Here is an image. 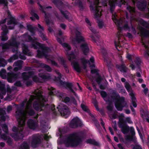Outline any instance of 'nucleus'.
<instances>
[{"label": "nucleus", "mask_w": 149, "mask_h": 149, "mask_svg": "<svg viewBox=\"0 0 149 149\" xmlns=\"http://www.w3.org/2000/svg\"><path fill=\"white\" fill-rule=\"evenodd\" d=\"M40 6V10H42L43 13H44L45 14V17H46V14L45 13V11H47V9L48 8H51V7L50 6H48L47 7H44L43 8L42 6L40 5H39Z\"/></svg>", "instance_id": "nucleus-32"}, {"label": "nucleus", "mask_w": 149, "mask_h": 149, "mask_svg": "<svg viewBox=\"0 0 149 149\" xmlns=\"http://www.w3.org/2000/svg\"><path fill=\"white\" fill-rule=\"evenodd\" d=\"M85 21L86 23L88 24V26H91V23L88 18H86Z\"/></svg>", "instance_id": "nucleus-59"}, {"label": "nucleus", "mask_w": 149, "mask_h": 149, "mask_svg": "<svg viewBox=\"0 0 149 149\" xmlns=\"http://www.w3.org/2000/svg\"><path fill=\"white\" fill-rule=\"evenodd\" d=\"M39 75L40 77L42 78L44 81L47 80L50 78V76L49 74H44L39 73Z\"/></svg>", "instance_id": "nucleus-20"}, {"label": "nucleus", "mask_w": 149, "mask_h": 149, "mask_svg": "<svg viewBox=\"0 0 149 149\" xmlns=\"http://www.w3.org/2000/svg\"><path fill=\"white\" fill-rule=\"evenodd\" d=\"M60 84L65 87L66 88L68 89L69 91L74 93V95H76L75 93L74 90L72 89L73 87L72 84L71 83H66L65 82L61 81L60 82Z\"/></svg>", "instance_id": "nucleus-13"}, {"label": "nucleus", "mask_w": 149, "mask_h": 149, "mask_svg": "<svg viewBox=\"0 0 149 149\" xmlns=\"http://www.w3.org/2000/svg\"><path fill=\"white\" fill-rule=\"evenodd\" d=\"M38 27L40 29L41 32L43 31V28L41 26L40 24H38Z\"/></svg>", "instance_id": "nucleus-63"}, {"label": "nucleus", "mask_w": 149, "mask_h": 149, "mask_svg": "<svg viewBox=\"0 0 149 149\" xmlns=\"http://www.w3.org/2000/svg\"><path fill=\"white\" fill-rule=\"evenodd\" d=\"M33 80L36 82H40L38 78L36 76H34L33 77Z\"/></svg>", "instance_id": "nucleus-50"}, {"label": "nucleus", "mask_w": 149, "mask_h": 149, "mask_svg": "<svg viewBox=\"0 0 149 149\" xmlns=\"http://www.w3.org/2000/svg\"><path fill=\"white\" fill-rule=\"evenodd\" d=\"M27 28H28V29H29V31L31 32H33V33H34L33 29H32V28H31V25L28 26Z\"/></svg>", "instance_id": "nucleus-57"}, {"label": "nucleus", "mask_w": 149, "mask_h": 149, "mask_svg": "<svg viewBox=\"0 0 149 149\" xmlns=\"http://www.w3.org/2000/svg\"><path fill=\"white\" fill-rule=\"evenodd\" d=\"M1 137L4 140H8L7 142L9 144H10L11 143V139L9 137L5 135H2L1 136Z\"/></svg>", "instance_id": "nucleus-29"}, {"label": "nucleus", "mask_w": 149, "mask_h": 149, "mask_svg": "<svg viewBox=\"0 0 149 149\" xmlns=\"http://www.w3.org/2000/svg\"><path fill=\"white\" fill-rule=\"evenodd\" d=\"M31 14L32 16H33L37 19H39L38 16L35 13V11L34 10H31Z\"/></svg>", "instance_id": "nucleus-36"}, {"label": "nucleus", "mask_w": 149, "mask_h": 149, "mask_svg": "<svg viewBox=\"0 0 149 149\" xmlns=\"http://www.w3.org/2000/svg\"><path fill=\"white\" fill-rule=\"evenodd\" d=\"M77 54V52L74 53H71L70 54L67 53V55L69 60L71 62V64L74 69L77 72H80L81 70V68L76 61V55Z\"/></svg>", "instance_id": "nucleus-4"}, {"label": "nucleus", "mask_w": 149, "mask_h": 149, "mask_svg": "<svg viewBox=\"0 0 149 149\" xmlns=\"http://www.w3.org/2000/svg\"><path fill=\"white\" fill-rule=\"evenodd\" d=\"M22 49L23 50V52L24 54L29 55V51L27 49V47L24 44L22 45Z\"/></svg>", "instance_id": "nucleus-26"}, {"label": "nucleus", "mask_w": 149, "mask_h": 149, "mask_svg": "<svg viewBox=\"0 0 149 149\" xmlns=\"http://www.w3.org/2000/svg\"><path fill=\"white\" fill-rule=\"evenodd\" d=\"M125 87L126 88L128 92H130V93H131L132 92L133 93L131 86L128 82H125Z\"/></svg>", "instance_id": "nucleus-25"}, {"label": "nucleus", "mask_w": 149, "mask_h": 149, "mask_svg": "<svg viewBox=\"0 0 149 149\" xmlns=\"http://www.w3.org/2000/svg\"><path fill=\"white\" fill-rule=\"evenodd\" d=\"M40 35L43 40H46V37L43 33H40Z\"/></svg>", "instance_id": "nucleus-56"}, {"label": "nucleus", "mask_w": 149, "mask_h": 149, "mask_svg": "<svg viewBox=\"0 0 149 149\" xmlns=\"http://www.w3.org/2000/svg\"><path fill=\"white\" fill-rule=\"evenodd\" d=\"M100 94L102 97L105 98L107 96L106 93L104 91H102L100 92Z\"/></svg>", "instance_id": "nucleus-48"}, {"label": "nucleus", "mask_w": 149, "mask_h": 149, "mask_svg": "<svg viewBox=\"0 0 149 149\" xmlns=\"http://www.w3.org/2000/svg\"><path fill=\"white\" fill-rule=\"evenodd\" d=\"M48 90L50 91L49 92V94L50 95H52L54 94L55 92V90L52 87H49L48 88Z\"/></svg>", "instance_id": "nucleus-35"}, {"label": "nucleus", "mask_w": 149, "mask_h": 149, "mask_svg": "<svg viewBox=\"0 0 149 149\" xmlns=\"http://www.w3.org/2000/svg\"><path fill=\"white\" fill-rule=\"evenodd\" d=\"M23 147L25 149H28L29 147V146L26 143H24L22 145Z\"/></svg>", "instance_id": "nucleus-52"}, {"label": "nucleus", "mask_w": 149, "mask_h": 149, "mask_svg": "<svg viewBox=\"0 0 149 149\" xmlns=\"http://www.w3.org/2000/svg\"><path fill=\"white\" fill-rule=\"evenodd\" d=\"M1 30H2L1 34V40L2 41H5L8 40V38L6 36L7 33L8 32L6 26V25L2 26Z\"/></svg>", "instance_id": "nucleus-11"}, {"label": "nucleus", "mask_w": 149, "mask_h": 149, "mask_svg": "<svg viewBox=\"0 0 149 149\" xmlns=\"http://www.w3.org/2000/svg\"><path fill=\"white\" fill-rule=\"evenodd\" d=\"M86 57H85L84 58H82L81 60V62L84 66V68L85 69L86 68V64L88 63L90 65L91 63H92L93 64L92 65H90V67H95V65L93 64L94 62V59L93 57H91L90 59V61L87 60L86 59Z\"/></svg>", "instance_id": "nucleus-9"}, {"label": "nucleus", "mask_w": 149, "mask_h": 149, "mask_svg": "<svg viewBox=\"0 0 149 149\" xmlns=\"http://www.w3.org/2000/svg\"><path fill=\"white\" fill-rule=\"evenodd\" d=\"M17 24V22L15 20H11L8 23V25H10L9 26V28L10 29H13L15 25Z\"/></svg>", "instance_id": "nucleus-21"}, {"label": "nucleus", "mask_w": 149, "mask_h": 149, "mask_svg": "<svg viewBox=\"0 0 149 149\" xmlns=\"http://www.w3.org/2000/svg\"><path fill=\"white\" fill-rule=\"evenodd\" d=\"M81 107L82 109L85 111L88 112L89 110L87 107L84 104H81Z\"/></svg>", "instance_id": "nucleus-37"}, {"label": "nucleus", "mask_w": 149, "mask_h": 149, "mask_svg": "<svg viewBox=\"0 0 149 149\" xmlns=\"http://www.w3.org/2000/svg\"><path fill=\"white\" fill-rule=\"evenodd\" d=\"M61 13L64 15V16L67 19H68V20L69 21H71L72 20V19L71 18H68V14H69L68 13L67 11H65V12H63L62 10H61Z\"/></svg>", "instance_id": "nucleus-28"}, {"label": "nucleus", "mask_w": 149, "mask_h": 149, "mask_svg": "<svg viewBox=\"0 0 149 149\" xmlns=\"http://www.w3.org/2000/svg\"><path fill=\"white\" fill-rule=\"evenodd\" d=\"M11 136L13 137L16 140H17L19 139L18 138L17 136L15 134L13 135V134H12L11 135Z\"/></svg>", "instance_id": "nucleus-61"}, {"label": "nucleus", "mask_w": 149, "mask_h": 149, "mask_svg": "<svg viewBox=\"0 0 149 149\" xmlns=\"http://www.w3.org/2000/svg\"><path fill=\"white\" fill-rule=\"evenodd\" d=\"M6 71L5 70L2 69L0 72V75L3 79H5L6 77L5 75Z\"/></svg>", "instance_id": "nucleus-33"}, {"label": "nucleus", "mask_w": 149, "mask_h": 149, "mask_svg": "<svg viewBox=\"0 0 149 149\" xmlns=\"http://www.w3.org/2000/svg\"><path fill=\"white\" fill-rule=\"evenodd\" d=\"M40 142L39 138L37 136H34L31 142V146L33 148H35L40 143Z\"/></svg>", "instance_id": "nucleus-16"}, {"label": "nucleus", "mask_w": 149, "mask_h": 149, "mask_svg": "<svg viewBox=\"0 0 149 149\" xmlns=\"http://www.w3.org/2000/svg\"><path fill=\"white\" fill-rule=\"evenodd\" d=\"M126 104V103L124 101V98H122L118 100L117 102L115 104V105L118 110L121 111Z\"/></svg>", "instance_id": "nucleus-10"}, {"label": "nucleus", "mask_w": 149, "mask_h": 149, "mask_svg": "<svg viewBox=\"0 0 149 149\" xmlns=\"http://www.w3.org/2000/svg\"><path fill=\"white\" fill-rule=\"evenodd\" d=\"M6 114V112L5 110L1 109L0 110V115H4Z\"/></svg>", "instance_id": "nucleus-55"}, {"label": "nucleus", "mask_w": 149, "mask_h": 149, "mask_svg": "<svg viewBox=\"0 0 149 149\" xmlns=\"http://www.w3.org/2000/svg\"><path fill=\"white\" fill-rule=\"evenodd\" d=\"M130 95L131 97V99L132 102V104L134 107H136L137 106V104L136 102V99L134 97V94L133 93H130Z\"/></svg>", "instance_id": "nucleus-22"}, {"label": "nucleus", "mask_w": 149, "mask_h": 149, "mask_svg": "<svg viewBox=\"0 0 149 149\" xmlns=\"http://www.w3.org/2000/svg\"><path fill=\"white\" fill-rule=\"evenodd\" d=\"M7 3V0H0V4H3L4 6H6Z\"/></svg>", "instance_id": "nucleus-46"}, {"label": "nucleus", "mask_w": 149, "mask_h": 149, "mask_svg": "<svg viewBox=\"0 0 149 149\" xmlns=\"http://www.w3.org/2000/svg\"><path fill=\"white\" fill-rule=\"evenodd\" d=\"M120 97V96L118 94H116L114 96V98L112 97L113 100H118Z\"/></svg>", "instance_id": "nucleus-47"}, {"label": "nucleus", "mask_w": 149, "mask_h": 149, "mask_svg": "<svg viewBox=\"0 0 149 149\" xmlns=\"http://www.w3.org/2000/svg\"><path fill=\"white\" fill-rule=\"evenodd\" d=\"M121 131L124 134L127 133L129 131V128L128 127H124L122 128Z\"/></svg>", "instance_id": "nucleus-31"}, {"label": "nucleus", "mask_w": 149, "mask_h": 149, "mask_svg": "<svg viewBox=\"0 0 149 149\" xmlns=\"http://www.w3.org/2000/svg\"><path fill=\"white\" fill-rule=\"evenodd\" d=\"M120 70L121 71L126 72L127 69L125 66H122L120 67Z\"/></svg>", "instance_id": "nucleus-51"}, {"label": "nucleus", "mask_w": 149, "mask_h": 149, "mask_svg": "<svg viewBox=\"0 0 149 149\" xmlns=\"http://www.w3.org/2000/svg\"><path fill=\"white\" fill-rule=\"evenodd\" d=\"M31 72H29L28 73L24 72L22 73V76L24 79L26 80L30 77L32 74Z\"/></svg>", "instance_id": "nucleus-24"}, {"label": "nucleus", "mask_w": 149, "mask_h": 149, "mask_svg": "<svg viewBox=\"0 0 149 149\" xmlns=\"http://www.w3.org/2000/svg\"><path fill=\"white\" fill-rule=\"evenodd\" d=\"M124 117V116L123 114H121L119 117V121L120 122L119 125L120 126L122 125L125 124V123L126 121L124 120L123 119V117Z\"/></svg>", "instance_id": "nucleus-27"}, {"label": "nucleus", "mask_w": 149, "mask_h": 149, "mask_svg": "<svg viewBox=\"0 0 149 149\" xmlns=\"http://www.w3.org/2000/svg\"><path fill=\"white\" fill-rule=\"evenodd\" d=\"M27 124L30 128L33 129H34L37 126L36 124L33 121L31 120L28 121Z\"/></svg>", "instance_id": "nucleus-19"}, {"label": "nucleus", "mask_w": 149, "mask_h": 149, "mask_svg": "<svg viewBox=\"0 0 149 149\" xmlns=\"http://www.w3.org/2000/svg\"><path fill=\"white\" fill-rule=\"evenodd\" d=\"M132 148V149H142L141 146L138 145H136L134 146H133Z\"/></svg>", "instance_id": "nucleus-44"}, {"label": "nucleus", "mask_w": 149, "mask_h": 149, "mask_svg": "<svg viewBox=\"0 0 149 149\" xmlns=\"http://www.w3.org/2000/svg\"><path fill=\"white\" fill-rule=\"evenodd\" d=\"M38 56L39 57H41L43 56H45V53L44 52H41L39 51H38Z\"/></svg>", "instance_id": "nucleus-43"}, {"label": "nucleus", "mask_w": 149, "mask_h": 149, "mask_svg": "<svg viewBox=\"0 0 149 149\" xmlns=\"http://www.w3.org/2000/svg\"><path fill=\"white\" fill-rule=\"evenodd\" d=\"M3 49H5L9 48H14L15 50H13V52H14L15 51H17V48L18 46V44L16 42L15 40H14L12 41V43L10 44H1V45Z\"/></svg>", "instance_id": "nucleus-7"}, {"label": "nucleus", "mask_w": 149, "mask_h": 149, "mask_svg": "<svg viewBox=\"0 0 149 149\" xmlns=\"http://www.w3.org/2000/svg\"><path fill=\"white\" fill-rule=\"evenodd\" d=\"M42 91L39 89L36 90L34 92V95H31V98L27 102L26 106V110L24 111L18 109L16 112L15 116L18 123V127H13L12 130L14 132H18L22 131L25 125L26 118V113L28 112V110L31 105V103L34 99H36V102L33 104V107L38 111H41L42 107L45 104L46 100L42 96Z\"/></svg>", "instance_id": "nucleus-1"}, {"label": "nucleus", "mask_w": 149, "mask_h": 149, "mask_svg": "<svg viewBox=\"0 0 149 149\" xmlns=\"http://www.w3.org/2000/svg\"><path fill=\"white\" fill-rule=\"evenodd\" d=\"M126 121L129 123H132L130 118L129 117H127L126 118Z\"/></svg>", "instance_id": "nucleus-58"}, {"label": "nucleus", "mask_w": 149, "mask_h": 149, "mask_svg": "<svg viewBox=\"0 0 149 149\" xmlns=\"http://www.w3.org/2000/svg\"><path fill=\"white\" fill-rule=\"evenodd\" d=\"M127 9L130 12H134V8L130 6L127 7Z\"/></svg>", "instance_id": "nucleus-41"}, {"label": "nucleus", "mask_w": 149, "mask_h": 149, "mask_svg": "<svg viewBox=\"0 0 149 149\" xmlns=\"http://www.w3.org/2000/svg\"><path fill=\"white\" fill-rule=\"evenodd\" d=\"M101 81V78L99 76L96 79V81L98 83V84H100Z\"/></svg>", "instance_id": "nucleus-54"}, {"label": "nucleus", "mask_w": 149, "mask_h": 149, "mask_svg": "<svg viewBox=\"0 0 149 149\" xmlns=\"http://www.w3.org/2000/svg\"><path fill=\"white\" fill-rule=\"evenodd\" d=\"M43 66L45 68V69L47 71H51V69L49 66L44 64H43Z\"/></svg>", "instance_id": "nucleus-42"}, {"label": "nucleus", "mask_w": 149, "mask_h": 149, "mask_svg": "<svg viewBox=\"0 0 149 149\" xmlns=\"http://www.w3.org/2000/svg\"><path fill=\"white\" fill-rule=\"evenodd\" d=\"M27 38L29 41L32 42V45L34 49H37L40 47V44L36 41L37 39L36 38H31L30 36H27Z\"/></svg>", "instance_id": "nucleus-14"}, {"label": "nucleus", "mask_w": 149, "mask_h": 149, "mask_svg": "<svg viewBox=\"0 0 149 149\" xmlns=\"http://www.w3.org/2000/svg\"><path fill=\"white\" fill-rule=\"evenodd\" d=\"M19 53H19L17 52L16 54L14 55L8 60V61L10 62H12L13 61L17 59L18 58V55H19V58L25 60L26 59L24 55H22Z\"/></svg>", "instance_id": "nucleus-15"}, {"label": "nucleus", "mask_w": 149, "mask_h": 149, "mask_svg": "<svg viewBox=\"0 0 149 149\" xmlns=\"http://www.w3.org/2000/svg\"><path fill=\"white\" fill-rule=\"evenodd\" d=\"M57 108L58 109L62 116H65L69 114L68 109L65 105L61 104Z\"/></svg>", "instance_id": "nucleus-8"}, {"label": "nucleus", "mask_w": 149, "mask_h": 149, "mask_svg": "<svg viewBox=\"0 0 149 149\" xmlns=\"http://www.w3.org/2000/svg\"><path fill=\"white\" fill-rule=\"evenodd\" d=\"M87 143H88L93 144L95 145H98L99 144L97 142H95L94 140H93L91 139H89L87 140Z\"/></svg>", "instance_id": "nucleus-34"}, {"label": "nucleus", "mask_w": 149, "mask_h": 149, "mask_svg": "<svg viewBox=\"0 0 149 149\" xmlns=\"http://www.w3.org/2000/svg\"><path fill=\"white\" fill-rule=\"evenodd\" d=\"M22 62L23 61H21L15 63L13 64V66H15L14 69V71H17L20 69L22 67Z\"/></svg>", "instance_id": "nucleus-17"}, {"label": "nucleus", "mask_w": 149, "mask_h": 149, "mask_svg": "<svg viewBox=\"0 0 149 149\" xmlns=\"http://www.w3.org/2000/svg\"><path fill=\"white\" fill-rule=\"evenodd\" d=\"M72 43L75 46L81 44V48L84 55H86L88 52L89 49L87 43L84 42V38L81 36V33L77 29L72 31Z\"/></svg>", "instance_id": "nucleus-2"}, {"label": "nucleus", "mask_w": 149, "mask_h": 149, "mask_svg": "<svg viewBox=\"0 0 149 149\" xmlns=\"http://www.w3.org/2000/svg\"><path fill=\"white\" fill-rule=\"evenodd\" d=\"M14 75L13 74H12L11 76L10 77L9 75H8V81L9 82H12V79H13V77H14Z\"/></svg>", "instance_id": "nucleus-49"}, {"label": "nucleus", "mask_w": 149, "mask_h": 149, "mask_svg": "<svg viewBox=\"0 0 149 149\" xmlns=\"http://www.w3.org/2000/svg\"><path fill=\"white\" fill-rule=\"evenodd\" d=\"M6 62L3 59H0V66L4 67L6 65Z\"/></svg>", "instance_id": "nucleus-30"}, {"label": "nucleus", "mask_w": 149, "mask_h": 149, "mask_svg": "<svg viewBox=\"0 0 149 149\" xmlns=\"http://www.w3.org/2000/svg\"><path fill=\"white\" fill-rule=\"evenodd\" d=\"M60 26L63 29H65L66 28V26L65 24H60Z\"/></svg>", "instance_id": "nucleus-62"}, {"label": "nucleus", "mask_w": 149, "mask_h": 149, "mask_svg": "<svg viewBox=\"0 0 149 149\" xmlns=\"http://www.w3.org/2000/svg\"><path fill=\"white\" fill-rule=\"evenodd\" d=\"M3 130L7 133L8 132V128L6 124H4L2 126Z\"/></svg>", "instance_id": "nucleus-40"}, {"label": "nucleus", "mask_w": 149, "mask_h": 149, "mask_svg": "<svg viewBox=\"0 0 149 149\" xmlns=\"http://www.w3.org/2000/svg\"><path fill=\"white\" fill-rule=\"evenodd\" d=\"M98 25L100 28H102L104 26L103 22L101 21H99L98 22Z\"/></svg>", "instance_id": "nucleus-53"}, {"label": "nucleus", "mask_w": 149, "mask_h": 149, "mask_svg": "<svg viewBox=\"0 0 149 149\" xmlns=\"http://www.w3.org/2000/svg\"><path fill=\"white\" fill-rule=\"evenodd\" d=\"M147 4V3L146 2L144 3H138L137 6L140 10H143L145 8Z\"/></svg>", "instance_id": "nucleus-23"}, {"label": "nucleus", "mask_w": 149, "mask_h": 149, "mask_svg": "<svg viewBox=\"0 0 149 149\" xmlns=\"http://www.w3.org/2000/svg\"><path fill=\"white\" fill-rule=\"evenodd\" d=\"M15 85L17 86H21V83L20 81H17L15 83Z\"/></svg>", "instance_id": "nucleus-60"}, {"label": "nucleus", "mask_w": 149, "mask_h": 149, "mask_svg": "<svg viewBox=\"0 0 149 149\" xmlns=\"http://www.w3.org/2000/svg\"><path fill=\"white\" fill-rule=\"evenodd\" d=\"M81 122L79 118L76 117L74 118L70 123V126L73 128H76L78 126H81Z\"/></svg>", "instance_id": "nucleus-12"}, {"label": "nucleus", "mask_w": 149, "mask_h": 149, "mask_svg": "<svg viewBox=\"0 0 149 149\" xmlns=\"http://www.w3.org/2000/svg\"><path fill=\"white\" fill-rule=\"evenodd\" d=\"M97 71V70L96 69H94L92 70L91 71V72L92 74L95 73Z\"/></svg>", "instance_id": "nucleus-64"}, {"label": "nucleus", "mask_w": 149, "mask_h": 149, "mask_svg": "<svg viewBox=\"0 0 149 149\" xmlns=\"http://www.w3.org/2000/svg\"><path fill=\"white\" fill-rule=\"evenodd\" d=\"M89 29L94 34H95L97 32L96 30L93 28V27L91 26H89Z\"/></svg>", "instance_id": "nucleus-45"}, {"label": "nucleus", "mask_w": 149, "mask_h": 149, "mask_svg": "<svg viewBox=\"0 0 149 149\" xmlns=\"http://www.w3.org/2000/svg\"><path fill=\"white\" fill-rule=\"evenodd\" d=\"M117 15L115 13L113 15L112 18L114 22L118 27V29L121 30L123 29H129V27L126 24L124 26H122V19H120L119 21H117L116 20V17Z\"/></svg>", "instance_id": "nucleus-6"}, {"label": "nucleus", "mask_w": 149, "mask_h": 149, "mask_svg": "<svg viewBox=\"0 0 149 149\" xmlns=\"http://www.w3.org/2000/svg\"><path fill=\"white\" fill-rule=\"evenodd\" d=\"M57 40L60 43L62 44V46L67 51H69L71 49V48L70 47L68 44L66 43L62 44V41L58 38H57Z\"/></svg>", "instance_id": "nucleus-18"}, {"label": "nucleus", "mask_w": 149, "mask_h": 149, "mask_svg": "<svg viewBox=\"0 0 149 149\" xmlns=\"http://www.w3.org/2000/svg\"><path fill=\"white\" fill-rule=\"evenodd\" d=\"M0 90L1 91H4L6 93V91L4 89V85L0 82Z\"/></svg>", "instance_id": "nucleus-39"}, {"label": "nucleus", "mask_w": 149, "mask_h": 149, "mask_svg": "<svg viewBox=\"0 0 149 149\" xmlns=\"http://www.w3.org/2000/svg\"><path fill=\"white\" fill-rule=\"evenodd\" d=\"M62 98V101H63V102L65 103L69 102L70 101V99L68 97H66L65 98H62V97L61 96Z\"/></svg>", "instance_id": "nucleus-38"}, {"label": "nucleus", "mask_w": 149, "mask_h": 149, "mask_svg": "<svg viewBox=\"0 0 149 149\" xmlns=\"http://www.w3.org/2000/svg\"><path fill=\"white\" fill-rule=\"evenodd\" d=\"M98 0H95L90 6V9L94 14L95 18L97 19L101 15L102 9L100 6H98Z\"/></svg>", "instance_id": "nucleus-5"}, {"label": "nucleus", "mask_w": 149, "mask_h": 149, "mask_svg": "<svg viewBox=\"0 0 149 149\" xmlns=\"http://www.w3.org/2000/svg\"><path fill=\"white\" fill-rule=\"evenodd\" d=\"M81 141L75 133L70 135L65 140L64 143L67 146H75L79 144Z\"/></svg>", "instance_id": "nucleus-3"}]
</instances>
